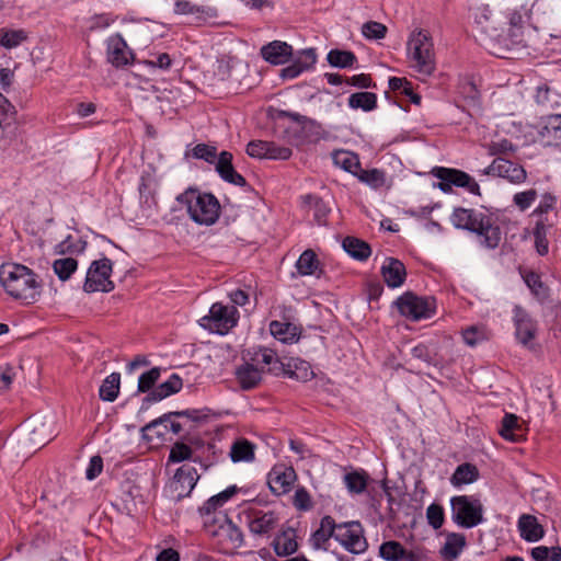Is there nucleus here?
<instances>
[{"mask_svg":"<svg viewBox=\"0 0 561 561\" xmlns=\"http://www.w3.org/2000/svg\"><path fill=\"white\" fill-rule=\"evenodd\" d=\"M537 196V191L535 188H530L516 193L513 197V202L519 208V210L524 211L530 207V205L536 201Z\"/></svg>","mask_w":561,"mask_h":561,"instance_id":"0e129e2a","label":"nucleus"},{"mask_svg":"<svg viewBox=\"0 0 561 561\" xmlns=\"http://www.w3.org/2000/svg\"><path fill=\"white\" fill-rule=\"evenodd\" d=\"M232 160L233 156L231 152L221 151L218 160L215 162V170L222 181L236 186L245 187L248 182L243 175L236 171Z\"/></svg>","mask_w":561,"mask_h":561,"instance_id":"6ab92c4d","label":"nucleus"},{"mask_svg":"<svg viewBox=\"0 0 561 561\" xmlns=\"http://www.w3.org/2000/svg\"><path fill=\"white\" fill-rule=\"evenodd\" d=\"M518 530L520 537L528 542H536L545 535V530L537 518L529 514H523L518 518Z\"/></svg>","mask_w":561,"mask_h":561,"instance_id":"bb28decb","label":"nucleus"},{"mask_svg":"<svg viewBox=\"0 0 561 561\" xmlns=\"http://www.w3.org/2000/svg\"><path fill=\"white\" fill-rule=\"evenodd\" d=\"M362 34L367 39H381L387 34V26L380 22L368 21L363 24Z\"/></svg>","mask_w":561,"mask_h":561,"instance_id":"bf43d9fd","label":"nucleus"},{"mask_svg":"<svg viewBox=\"0 0 561 561\" xmlns=\"http://www.w3.org/2000/svg\"><path fill=\"white\" fill-rule=\"evenodd\" d=\"M270 332L275 339L287 344L297 342L301 333L297 325L277 320L270 323Z\"/></svg>","mask_w":561,"mask_h":561,"instance_id":"7c9ffc66","label":"nucleus"},{"mask_svg":"<svg viewBox=\"0 0 561 561\" xmlns=\"http://www.w3.org/2000/svg\"><path fill=\"white\" fill-rule=\"evenodd\" d=\"M291 64L280 70L283 79H295L304 71L313 68L317 62V53L314 48H307L293 54Z\"/></svg>","mask_w":561,"mask_h":561,"instance_id":"2eb2a0df","label":"nucleus"},{"mask_svg":"<svg viewBox=\"0 0 561 561\" xmlns=\"http://www.w3.org/2000/svg\"><path fill=\"white\" fill-rule=\"evenodd\" d=\"M238 318L239 312L234 306L227 307L215 302L208 314L201 318L199 325L213 333L225 335L237 325Z\"/></svg>","mask_w":561,"mask_h":561,"instance_id":"423d86ee","label":"nucleus"},{"mask_svg":"<svg viewBox=\"0 0 561 561\" xmlns=\"http://www.w3.org/2000/svg\"><path fill=\"white\" fill-rule=\"evenodd\" d=\"M296 530L293 527H286L277 534L272 542L273 549L278 557H287L298 550Z\"/></svg>","mask_w":561,"mask_h":561,"instance_id":"393cba45","label":"nucleus"},{"mask_svg":"<svg viewBox=\"0 0 561 561\" xmlns=\"http://www.w3.org/2000/svg\"><path fill=\"white\" fill-rule=\"evenodd\" d=\"M266 150H268L267 140H251L247 145V153L251 158L265 159Z\"/></svg>","mask_w":561,"mask_h":561,"instance_id":"69168bd1","label":"nucleus"},{"mask_svg":"<svg viewBox=\"0 0 561 561\" xmlns=\"http://www.w3.org/2000/svg\"><path fill=\"white\" fill-rule=\"evenodd\" d=\"M380 273L385 283L390 288L400 287L407 277V270L404 264L396 257H386Z\"/></svg>","mask_w":561,"mask_h":561,"instance_id":"5701e85b","label":"nucleus"},{"mask_svg":"<svg viewBox=\"0 0 561 561\" xmlns=\"http://www.w3.org/2000/svg\"><path fill=\"white\" fill-rule=\"evenodd\" d=\"M293 154L289 147L279 146L274 141H268V150H266L265 159L288 160Z\"/></svg>","mask_w":561,"mask_h":561,"instance_id":"e2e57ef3","label":"nucleus"},{"mask_svg":"<svg viewBox=\"0 0 561 561\" xmlns=\"http://www.w3.org/2000/svg\"><path fill=\"white\" fill-rule=\"evenodd\" d=\"M345 83L359 89L376 88V83L373 82L370 75L367 73H359L345 78Z\"/></svg>","mask_w":561,"mask_h":561,"instance_id":"338daca9","label":"nucleus"},{"mask_svg":"<svg viewBox=\"0 0 561 561\" xmlns=\"http://www.w3.org/2000/svg\"><path fill=\"white\" fill-rule=\"evenodd\" d=\"M191 156L194 159L204 160L209 164H215V162L218 160L219 153L217 152V148L215 146L198 144L192 149Z\"/></svg>","mask_w":561,"mask_h":561,"instance_id":"864d4df0","label":"nucleus"},{"mask_svg":"<svg viewBox=\"0 0 561 561\" xmlns=\"http://www.w3.org/2000/svg\"><path fill=\"white\" fill-rule=\"evenodd\" d=\"M78 268V261L73 257L57 259L53 263V270L61 282L68 280Z\"/></svg>","mask_w":561,"mask_h":561,"instance_id":"3c124183","label":"nucleus"},{"mask_svg":"<svg viewBox=\"0 0 561 561\" xmlns=\"http://www.w3.org/2000/svg\"><path fill=\"white\" fill-rule=\"evenodd\" d=\"M336 165L357 176L362 171L358 156L350 151H339L333 157Z\"/></svg>","mask_w":561,"mask_h":561,"instance_id":"8fccbe9b","label":"nucleus"},{"mask_svg":"<svg viewBox=\"0 0 561 561\" xmlns=\"http://www.w3.org/2000/svg\"><path fill=\"white\" fill-rule=\"evenodd\" d=\"M539 135L549 146L561 145V114H550L543 117Z\"/></svg>","mask_w":561,"mask_h":561,"instance_id":"b1692460","label":"nucleus"},{"mask_svg":"<svg viewBox=\"0 0 561 561\" xmlns=\"http://www.w3.org/2000/svg\"><path fill=\"white\" fill-rule=\"evenodd\" d=\"M214 522L218 523V527H215V525L209 526L207 522H205V525L207 531L219 539V542L222 545V551L227 552L242 547L243 533L226 514H220Z\"/></svg>","mask_w":561,"mask_h":561,"instance_id":"6e6552de","label":"nucleus"},{"mask_svg":"<svg viewBox=\"0 0 561 561\" xmlns=\"http://www.w3.org/2000/svg\"><path fill=\"white\" fill-rule=\"evenodd\" d=\"M347 104L353 110L370 112L377 107V95L373 92H356L350 95Z\"/></svg>","mask_w":561,"mask_h":561,"instance_id":"09e8293b","label":"nucleus"},{"mask_svg":"<svg viewBox=\"0 0 561 561\" xmlns=\"http://www.w3.org/2000/svg\"><path fill=\"white\" fill-rule=\"evenodd\" d=\"M335 540L354 554L363 553L368 548L364 528L359 522L337 524Z\"/></svg>","mask_w":561,"mask_h":561,"instance_id":"1a4fd4ad","label":"nucleus"},{"mask_svg":"<svg viewBox=\"0 0 561 561\" xmlns=\"http://www.w3.org/2000/svg\"><path fill=\"white\" fill-rule=\"evenodd\" d=\"M302 201L305 205H308L313 210V218L317 224L320 226L327 225V218L331 211L329 204L313 194L302 196Z\"/></svg>","mask_w":561,"mask_h":561,"instance_id":"ea45409f","label":"nucleus"},{"mask_svg":"<svg viewBox=\"0 0 561 561\" xmlns=\"http://www.w3.org/2000/svg\"><path fill=\"white\" fill-rule=\"evenodd\" d=\"M175 14H202L206 18H216L217 9L207 5H196L187 0H176L174 4Z\"/></svg>","mask_w":561,"mask_h":561,"instance_id":"c03bdc74","label":"nucleus"},{"mask_svg":"<svg viewBox=\"0 0 561 561\" xmlns=\"http://www.w3.org/2000/svg\"><path fill=\"white\" fill-rule=\"evenodd\" d=\"M531 557L535 561H561V547H535L531 549Z\"/></svg>","mask_w":561,"mask_h":561,"instance_id":"6e6d98bb","label":"nucleus"},{"mask_svg":"<svg viewBox=\"0 0 561 561\" xmlns=\"http://www.w3.org/2000/svg\"><path fill=\"white\" fill-rule=\"evenodd\" d=\"M278 117H287L300 126L302 137L308 142H317L325 137V130L322 125L314 119L289 111H279Z\"/></svg>","mask_w":561,"mask_h":561,"instance_id":"4468645a","label":"nucleus"},{"mask_svg":"<svg viewBox=\"0 0 561 561\" xmlns=\"http://www.w3.org/2000/svg\"><path fill=\"white\" fill-rule=\"evenodd\" d=\"M260 54L271 65H284L293 57V47L286 42L274 41L263 45Z\"/></svg>","mask_w":561,"mask_h":561,"instance_id":"412c9836","label":"nucleus"},{"mask_svg":"<svg viewBox=\"0 0 561 561\" xmlns=\"http://www.w3.org/2000/svg\"><path fill=\"white\" fill-rule=\"evenodd\" d=\"M446 174L449 176L447 181L451 182L453 185L467 188L471 194L481 195L479 184L467 172L446 168Z\"/></svg>","mask_w":561,"mask_h":561,"instance_id":"4c0bfd02","label":"nucleus"},{"mask_svg":"<svg viewBox=\"0 0 561 561\" xmlns=\"http://www.w3.org/2000/svg\"><path fill=\"white\" fill-rule=\"evenodd\" d=\"M337 524L334 518L327 515L321 518L320 527L312 534L311 541L314 548H321L330 538L336 536Z\"/></svg>","mask_w":561,"mask_h":561,"instance_id":"2f4dec72","label":"nucleus"},{"mask_svg":"<svg viewBox=\"0 0 561 561\" xmlns=\"http://www.w3.org/2000/svg\"><path fill=\"white\" fill-rule=\"evenodd\" d=\"M328 62L335 68H352L357 62L356 55L351 50L331 49L327 55Z\"/></svg>","mask_w":561,"mask_h":561,"instance_id":"de8ad7c7","label":"nucleus"},{"mask_svg":"<svg viewBox=\"0 0 561 561\" xmlns=\"http://www.w3.org/2000/svg\"><path fill=\"white\" fill-rule=\"evenodd\" d=\"M408 50L417 72L430 76L435 70L434 45L424 30L414 31L408 42Z\"/></svg>","mask_w":561,"mask_h":561,"instance_id":"20e7f679","label":"nucleus"},{"mask_svg":"<svg viewBox=\"0 0 561 561\" xmlns=\"http://www.w3.org/2000/svg\"><path fill=\"white\" fill-rule=\"evenodd\" d=\"M342 247L350 256L358 261H366L371 254L370 245L356 237H346Z\"/></svg>","mask_w":561,"mask_h":561,"instance_id":"72a5a7b5","label":"nucleus"},{"mask_svg":"<svg viewBox=\"0 0 561 561\" xmlns=\"http://www.w3.org/2000/svg\"><path fill=\"white\" fill-rule=\"evenodd\" d=\"M483 174L500 176L512 183H522L526 180L527 173L523 165L504 158H496L483 170Z\"/></svg>","mask_w":561,"mask_h":561,"instance_id":"9b49d317","label":"nucleus"},{"mask_svg":"<svg viewBox=\"0 0 561 561\" xmlns=\"http://www.w3.org/2000/svg\"><path fill=\"white\" fill-rule=\"evenodd\" d=\"M515 336L520 344L531 348L530 342L535 339L537 332L536 321L520 306L514 307Z\"/></svg>","mask_w":561,"mask_h":561,"instance_id":"ddd939ff","label":"nucleus"},{"mask_svg":"<svg viewBox=\"0 0 561 561\" xmlns=\"http://www.w3.org/2000/svg\"><path fill=\"white\" fill-rule=\"evenodd\" d=\"M451 519L461 528H473L484 522V507L476 495H455L450 499Z\"/></svg>","mask_w":561,"mask_h":561,"instance_id":"7ed1b4c3","label":"nucleus"},{"mask_svg":"<svg viewBox=\"0 0 561 561\" xmlns=\"http://www.w3.org/2000/svg\"><path fill=\"white\" fill-rule=\"evenodd\" d=\"M176 199L186 206L191 219L198 225L211 226L219 218L220 204L211 193L188 188Z\"/></svg>","mask_w":561,"mask_h":561,"instance_id":"f03ea898","label":"nucleus"},{"mask_svg":"<svg viewBox=\"0 0 561 561\" xmlns=\"http://www.w3.org/2000/svg\"><path fill=\"white\" fill-rule=\"evenodd\" d=\"M0 284L14 299L34 302L39 296L41 284L37 275L22 264L7 263L0 266Z\"/></svg>","mask_w":561,"mask_h":561,"instance_id":"f257e3e1","label":"nucleus"},{"mask_svg":"<svg viewBox=\"0 0 561 561\" xmlns=\"http://www.w3.org/2000/svg\"><path fill=\"white\" fill-rule=\"evenodd\" d=\"M357 179L371 186L373 188L381 187L386 182L385 172L378 169L363 170L357 174Z\"/></svg>","mask_w":561,"mask_h":561,"instance_id":"5fc2aeb1","label":"nucleus"},{"mask_svg":"<svg viewBox=\"0 0 561 561\" xmlns=\"http://www.w3.org/2000/svg\"><path fill=\"white\" fill-rule=\"evenodd\" d=\"M500 435L510 442H520L525 438V428L515 414L506 413L502 420Z\"/></svg>","mask_w":561,"mask_h":561,"instance_id":"c756f323","label":"nucleus"},{"mask_svg":"<svg viewBox=\"0 0 561 561\" xmlns=\"http://www.w3.org/2000/svg\"><path fill=\"white\" fill-rule=\"evenodd\" d=\"M278 522L279 517L275 512L256 511L249 517L248 526L251 534L264 536L274 530Z\"/></svg>","mask_w":561,"mask_h":561,"instance_id":"4be33fe9","label":"nucleus"},{"mask_svg":"<svg viewBox=\"0 0 561 561\" xmlns=\"http://www.w3.org/2000/svg\"><path fill=\"white\" fill-rule=\"evenodd\" d=\"M411 355L413 356V358L422 360L428 365H436L428 346L423 343H420L412 347Z\"/></svg>","mask_w":561,"mask_h":561,"instance_id":"774afa93","label":"nucleus"},{"mask_svg":"<svg viewBox=\"0 0 561 561\" xmlns=\"http://www.w3.org/2000/svg\"><path fill=\"white\" fill-rule=\"evenodd\" d=\"M236 378L242 390H251L260 385L262 370L252 364L245 363L237 368Z\"/></svg>","mask_w":561,"mask_h":561,"instance_id":"cd10ccee","label":"nucleus"},{"mask_svg":"<svg viewBox=\"0 0 561 561\" xmlns=\"http://www.w3.org/2000/svg\"><path fill=\"white\" fill-rule=\"evenodd\" d=\"M379 556L386 561H422L423 553L420 550L408 549L396 540L385 541L379 547Z\"/></svg>","mask_w":561,"mask_h":561,"instance_id":"f3484780","label":"nucleus"},{"mask_svg":"<svg viewBox=\"0 0 561 561\" xmlns=\"http://www.w3.org/2000/svg\"><path fill=\"white\" fill-rule=\"evenodd\" d=\"M466 536L459 533L446 534V541L439 550L442 558L446 561L456 560L466 547Z\"/></svg>","mask_w":561,"mask_h":561,"instance_id":"c85d7f7f","label":"nucleus"},{"mask_svg":"<svg viewBox=\"0 0 561 561\" xmlns=\"http://www.w3.org/2000/svg\"><path fill=\"white\" fill-rule=\"evenodd\" d=\"M112 272L113 262L108 257L103 256L92 261L87 271L83 290L88 294L95 291L110 293L114 290L115 285L111 279Z\"/></svg>","mask_w":561,"mask_h":561,"instance_id":"0eeeda50","label":"nucleus"},{"mask_svg":"<svg viewBox=\"0 0 561 561\" xmlns=\"http://www.w3.org/2000/svg\"><path fill=\"white\" fill-rule=\"evenodd\" d=\"M535 101L542 111H552L561 107V93L543 84L537 88Z\"/></svg>","mask_w":561,"mask_h":561,"instance_id":"473e14b6","label":"nucleus"},{"mask_svg":"<svg viewBox=\"0 0 561 561\" xmlns=\"http://www.w3.org/2000/svg\"><path fill=\"white\" fill-rule=\"evenodd\" d=\"M297 479L296 471L293 467L283 463L275 465L267 476V484L271 492L275 495L288 493Z\"/></svg>","mask_w":561,"mask_h":561,"instance_id":"f8f14e48","label":"nucleus"},{"mask_svg":"<svg viewBox=\"0 0 561 561\" xmlns=\"http://www.w3.org/2000/svg\"><path fill=\"white\" fill-rule=\"evenodd\" d=\"M28 39V32L24 28H0V47L13 49Z\"/></svg>","mask_w":561,"mask_h":561,"instance_id":"e433bc0d","label":"nucleus"},{"mask_svg":"<svg viewBox=\"0 0 561 561\" xmlns=\"http://www.w3.org/2000/svg\"><path fill=\"white\" fill-rule=\"evenodd\" d=\"M192 448L184 443H175L169 454V462H181L192 458Z\"/></svg>","mask_w":561,"mask_h":561,"instance_id":"680f3d73","label":"nucleus"},{"mask_svg":"<svg viewBox=\"0 0 561 561\" xmlns=\"http://www.w3.org/2000/svg\"><path fill=\"white\" fill-rule=\"evenodd\" d=\"M183 387L182 378L178 374H172L169 379L158 387H154L144 399L141 410L148 409L153 403L178 393Z\"/></svg>","mask_w":561,"mask_h":561,"instance_id":"aec40b11","label":"nucleus"},{"mask_svg":"<svg viewBox=\"0 0 561 561\" xmlns=\"http://www.w3.org/2000/svg\"><path fill=\"white\" fill-rule=\"evenodd\" d=\"M548 227L543 220H538L534 228L535 248L539 255L543 256L549 252V241L547 239Z\"/></svg>","mask_w":561,"mask_h":561,"instance_id":"603ef678","label":"nucleus"},{"mask_svg":"<svg viewBox=\"0 0 561 561\" xmlns=\"http://www.w3.org/2000/svg\"><path fill=\"white\" fill-rule=\"evenodd\" d=\"M254 448V444L250 443L248 439H237L231 445L229 456L232 462H250L255 458Z\"/></svg>","mask_w":561,"mask_h":561,"instance_id":"79ce46f5","label":"nucleus"},{"mask_svg":"<svg viewBox=\"0 0 561 561\" xmlns=\"http://www.w3.org/2000/svg\"><path fill=\"white\" fill-rule=\"evenodd\" d=\"M485 214L472 208L456 207L451 215V221L458 229L472 232L479 222V218Z\"/></svg>","mask_w":561,"mask_h":561,"instance_id":"a878e982","label":"nucleus"},{"mask_svg":"<svg viewBox=\"0 0 561 561\" xmlns=\"http://www.w3.org/2000/svg\"><path fill=\"white\" fill-rule=\"evenodd\" d=\"M522 277L537 299L545 301L549 298V287L541 280L538 273L534 271H526L522 274Z\"/></svg>","mask_w":561,"mask_h":561,"instance_id":"37998d69","label":"nucleus"},{"mask_svg":"<svg viewBox=\"0 0 561 561\" xmlns=\"http://www.w3.org/2000/svg\"><path fill=\"white\" fill-rule=\"evenodd\" d=\"M461 334L463 342L470 347H474L486 340L484 330L477 325L466 328Z\"/></svg>","mask_w":561,"mask_h":561,"instance_id":"13d9d810","label":"nucleus"},{"mask_svg":"<svg viewBox=\"0 0 561 561\" xmlns=\"http://www.w3.org/2000/svg\"><path fill=\"white\" fill-rule=\"evenodd\" d=\"M199 476L195 467L183 465L180 467L170 483L171 496L174 501L179 502L188 496L196 485Z\"/></svg>","mask_w":561,"mask_h":561,"instance_id":"9d476101","label":"nucleus"},{"mask_svg":"<svg viewBox=\"0 0 561 561\" xmlns=\"http://www.w3.org/2000/svg\"><path fill=\"white\" fill-rule=\"evenodd\" d=\"M296 267L300 275H316L317 271L322 272L317 254L310 249L300 254Z\"/></svg>","mask_w":561,"mask_h":561,"instance_id":"49530a36","label":"nucleus"},{"mask_svg":"<svg viewBox=\"0 0 561 561\" xmlns=\"http://www.w3.org/2000/svg\"><path fill=\"white\" fill-rule=\"evenodd\" d=\"M479 476L480 474H479V470H478L477 466H474L470 462H465V463L459 465L455 469V471L450 478V483L454 486L459 488L461 485L476 482L479 479Z\"/></svg>","mask_w":561,"mask_h":561,"instance_id":"c9c22d12","label":"nucleus"},{"mask_svg":"<svg viewBox=\"0 0 561 561\" xmlns=\"http://www.w3.org/2000/svg\"><path fill=\"white\" fill-rule=\"evenodd\" d=\"M161 375L160 367H153L150 370L140 375L138 379V392H147V394L153 389V386L158 381Z\"/></svg>","mask_w":561,"mask_h":561,"instance_id":"4d7b16f0","label":"nucleus"},{"mask_svg":"<svg viewBox=\"0 0 561 561\" xmlns=\"http://www.w3.org/2000/svg\"><path fill=\"white\" fill-rule=\"evenodd\" d=\"M399 313L412 321L428 319L435 313V298L421 297L412 291L402 294L393 302Z\"/></svg>","mask_w":561,"mask_h":561,"instance_id":"39448f33","label":"nucleus"},{"mask_svg":"<svg viewBox=\"0 0 561 561\" xmlns=\"http://www.w3.org/2000/svg\"><path fill=\"white\" fill-rule=\"evenodd\" d=\"M173 416L174 417H187V419H190L192 421H199L203 417H205V415H202L201 411L196 410V409H187V410H183V411H172V412H168V413L161 415L160 417H158L156 420H152L151 422H149L147 425H145L142 427V431L144 432L145 431H150V430L156 428L158 425L165 424ZM164 428L167 431L168 426L164 425Z\"/></svg>","mask_w":561,"mask_h":561,"instance_id":"58836bf2","label":"nucleus"},{"mask_svg":"<svg viewBox=\"0 0 561 561\" xmlns=\"http://www.w3.org/2000/svg\"><path fill=\"white\" fill-rule=\"evenodd\" d=\"M121 389V374L112 373L102 382L99 389V397L102 401L114 402Z\"/></svg>","mask_w":561,"mask_h":561,"instance_id":"a19ab883","label":"nucleus"},{"mask_svg":"<svg viewBox=\"0 0 561 561\" xmlns=\"http://www.w3.org/2000/svg\"><path fill=\"white\" fill-rule=\"evenodd\" d=\"M237 492L238 488L236 485H230L222 492L213 495L203 504V506L199 507V514L202 516H210L216 512L218 507H221L226 502H228Z\"/></svg>","mask_w":561,"mask_h":561,"instance_id":"f704fd0d","label":"nucleus"},{"mask_svg":"<svg viewBox=\"0 0 561 561\" xmlns=\"http://www.w3.org/2000/svg\"><path fill=\"white\" fill-rule=\"evenodd\" d=\"M343 480L350 493L360 494L367 488L369 476L364 470H353L347 472Z\"/></svg>","mask_w":561,"mask_h":561,"instance_id":"a18cd8bd","label":"nucleus"},{"mask_svg":"<svg viewBox=\"0 0 561 561\" xmlns=\"http://www.w3.org/2000/svg\"><path fill=\"white\" fill-rule=\"evenodd\" d=\"M134 59L133 51L121 34L111 36L107 41V60L114 67L119 68L129 65Z\"/></svg>","mask_w":561,"mask_h":561,"instance_id":"a211bd4d","label":"nucleus"},{"mask_svg":"<svg viewBox=\"0 0 561 561\" xmlns=\"http://www.w3.org/2000/svg\"><path fill=\"white\" fill-rule=\"evenodd\" d=\"M472 232L479 237L480 244L486 249L497 248L502 239L501 228L495 224L494 218L486 214L479 218Z\"/></svg>","mask_w":561,"mask_h":561,"instance_id":"dca6fc26","label":"nucleus"},{"mask_svg":"<svg viewBox=\"0 0 561 561\" xmlns=\"http://www.w3.org/2000/svg\"><path fill=\"white\" fill-rule=\"evenodd\" d=\"M428 524L435 529H439L445 520V513L442 505L432 503L426 510Z\"/></svg>","mask_w":561,"mask_h":561,"instance_id":"052dcab7","label":"nucleus"}]
</instances>
